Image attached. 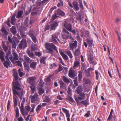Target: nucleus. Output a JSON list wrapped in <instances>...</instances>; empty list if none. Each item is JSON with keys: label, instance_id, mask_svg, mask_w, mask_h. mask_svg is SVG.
<instances>
[{"label": "nucleus", "instance_id": "nucleus-1", "mask_svg": "<svg viewBox=\"0 0 121 121\" xmlns=\"http://www.w3.org/2000/svg\"><path fill=\"white\" fill-rule=\"evenodd\" d=\"M16 84H15L13 86L14 88H12L13 96L17 97L16 96L17 95L20 97V98L22 100L23 93L20 88L21 86L19 84H17V85Z\"/></svg>", "mask_w": 121, "mask_h": 121}, {"label": "nucleus", "instance_id": "nucleus-2", "mask_svg": "<svg viewBox=\"0 0 121 121\" xmlns=\"http://www.w3.org/2000/svg\"><path fill=\"white\" fill-rule=\"evenodd\" d=\"M45 48L48 51V53L51 54L53 53V50L51 48L55 50L57 53H58L56 47L53 43H46L45 44Z\"/></svg>", "mask_w": 121, "mask_h": 121}, {"label": "nucleus", "instance_id": "nucleus-3", "mask_svg": "<svg viewBox=\"0 0 121 121\" xmlns=\"http://www.w3.org/2000/svg\"><path fill=\"white\" fill-rule=\"evenodd\" d=\"M59 34L56 33L53 34L52 35V38L49 39V42H53L55 44L57 43V40L59 42H61L58 38Z\"/></svg>", "mask_w": 121, "mask_h": 121}, {"label": "nucleus", "instance_id": "nucleus-4", "mask_svg": "<svg viewBox=\"0 0 121 121\" xmlns=\"http://www.w3.org/2000/svg\"><path fill=\"white\" fill-rule=\"evenodd\" d=\"M68 4L70 7L74 8V10L76 11H78L79 9L78 4L75 1L73 2L72 4L70 2H68Z\"/></svg>", "mask_w": 121, "mask_h": 121}, {"label": "nucleus", "instance_id": "nucleus-5", "mask_svg": "<svg viewBox=\"0 0 121 121\" xmlns=\"http://www.w3.org/2000/svg\"><path fill=\"white\" fill-rule=\"evenodd\" d=\"M27 46L26 40L25 39H22L19 44L18 47L20 50H22L23 48H25Z\"/></svg>", "mask_w": 121, "mask_h": 121}, {"label": "nucleus", "instance_id": "nucleus-6", "mask_svg": "<svg viewBox=\"0 0 121 121\" xmlns=\"http://www.w3.org/2000/svg\"><path fill=\"white\" fill-rule=\"evenodd\" d=\"M38 96V95L36 93H35L33 95H30V97L31 99V102L32 103H36L38 101L39 99Z\"/></svg>", "mask_w": 121, "mask_h": 121}, {"label": "nucleus", "instance_id": "nucleus-7", "mask_svg": "<svg viewBox=\"0 0 121 121\" xmlns=\"http://www.w3.org/2000/svg\"><path fill=\"white\" fill-rule=\"evenodd\" d=\"M12 54L13 55V57L11 56L9 57V59L13 63L15 60H18V55L16 52H13Z\"/></svg>", "mask_w": 121, "mask_h": 121}, {"label": "nucleus", "instance_id": "nucleus-8", "mask_svg": "<svg viewBox=\"0 0 121 121\" xmlns=\"http://www.w3.org/2000/svg\"><path fill=\"white\" fill-rule=\"evenodd\" d=\"M36 80L35 77H32L29 78L27 80V82L32 85H34V83Z\"/></svg>", "mask_w": 121, "mask_h": 121}, {"label": "nucleus", "instance_id": "nucleus-9", "mask_svg": "<svg viewBox=\"0 0 121 121\" xmlns=\"http://www.w3.org/2000/svg\"><path fill=\"white\" fill-rule=\"evenodd\" d=\"M13 75L14 77V79L12 83L13 86H14L15 84H19L17 81L18 79V76L17 73L16 72H14Z\"/></svg>", "mask_w": 121, "mask_h": 121}, {"label": "nucleus", "instance_id": "nucleus-10", "mask_svg": "<svg viewBox=\"0 0 121 121\" xmlns=\"http://www.w3.org/2000/svg\"><path fill=\"white\" fill-rule=\"evenodd\" d=\"M76 91L77 93L81 97H85V94L82 92V90L81 86L78 87L76 89Z\"/></svg>", "mask_w": 121, "mask_h": 121}, {"label": "nucleus", "instance_id": "nucleus-11", "mask_svg": "<svg viewBox=\"0 0 121 121\" xmlns=\"http://www.w3.org/2000/svg\"><path fill=\"white\" fill-rule=\"evenodd\" d=\"M64 26L66 30L69 31H71V29H72V25L71 24L65 22L64 24Z\"/></svg>", "mask_w": 121, "mask_h": 121}, {"label": "nucleus", "instance_id": "nucleus-12", "mask_svg": "<svg viewBox=\"0 0 121 121\" xmlns=\"http://www.w3.org/2000/svg\"><path fill=\"white\" fill-rule=\"evenodd\" d=\"M76 73L73 70L70 69L69 71V76L71 78H73L77 75Z\"/></svg>", "mask_w": 121, "mask_h": 121}, {"label": "nucleus", "instance_id": "nucleus-13", "mask_svg": "<svg viewBox=\"0 0 121 121\" xmlns=\"http://www.w3.org/2000/svg\"><path fill=\"white\" fill-rule=\"evenodd\" d=\"M77 43L76 40L74 41V42L71 43H70V49L73 51L74 48H76L77 47Z\"/></svg>", "mask_w": 121, "mask_h": 121}, {"label": "nucleus", "instance_id": "nucleus-14", "mask_svg": "<svg viewBox=\"0 0 121 121\" xmlns=\"http://www.w3.org/2000/svg\"><path fill=\"white\" fill-rule=\"evenodd\" d=\"M58 25V23L56 21H55L53 23L50 25V30H55L56 28Z\"/></svg>", "mask_w": 121, "mask_h": 121}, {"label": "nucleus", "instance_id": "nucleus-15", "mask_svg": "<svg viewBox=\"0 0 121 121\" xmlns=\"http://www.w3.org/2000/svg\"><path fill=\"white\" fill-rule=\"evenodd\" d=\"M32 107L31 110H30L31 109L29 105L26 106L25 107V109L26 110L27 112L30 111L31 112H34V110L35 108V105L34 104L31 105Z\"/></svg>", "mask_w": 121, "mask_h": 121}, {"label": "nucleus", "instance_id": "nucleus-16", "mask_svg": "<svg viewBox=\"0 0 121 121\" xmlns=\"http://www.w3.org/2000/svg\"><path fill=\"white\" fill-rule=\"evenodd\" d=\"M16 16V14H14L12 16L11 19L10 23L11 24L14 25H15V24L14 22L16 20V19L15 18Z\"/></svg>", "mask_w": 121, "mask_h": 121}, {"label": "nucleus", "instance_id": "nucleus-17", "mask_svg": "<svg viewBox=\"0 0 121 121\" xmlns=\"http://www.w3.org/2000/svg\"><path fill=\"white\" fill-rule=\"evenodd\" d=\"M4 53L2 51V49L0 51V59L1 61H4L5 60V58L4 56Z\"/></svg>", "mask_w": 121, "mask_h": 121}, {"label": "nucleus", "instance_id": "nucleus-18", "mask_svg": "<svg viewBox=\"0 0 121 121\" xmlns=\"http://www.w3.org/2000/svg\"><path fill=\"white\" fill-rule=\"evenodd\" d=\"M37 64V62H34L30 64V66L31 68L35 70L36 69Z\"/></svg>", "mask_w": 121, "mask_h": 121}, {"label": "nucleus", "instance_id": "nucleus-19", "mask_svg": "<svg viewBox=\"0 0 121 121\" xmlns=\"http://www.w3.org/2000/svg\"><path fill=\"white\" fill-rule=\"evenodd\" d=\"M24 60L25 61V62H27V63H28L29 62H31L32 61V60H31L26 55H24Z\"/></svg>", "mask_w": 121, "mask_h": 121}, {"label": "nucleus", "instance_id": "nucleus-20", "mask_svg": "<svg viewBox=\"0 0 121 121\" xmlns=\"http://www.w3.org/2000/svg\"><path fill=\"white\" fill-rule=\"evenodd\" d=\"M86 40L87 42L88 43L89 46L90 47H92L93 45V40L91 38H87L86 39Z\"/></svg>", "mask_w": 121, "mask_h": 121}, {"label": "nucleus", "instance_id": "nucleus-21", "mask_svg": "<svg viewBox=\"0 0 121 121\" xmlns=\"http://www.w3.org/2000/svg\"><path fill=\"white\" fill-rule=\"evenodd\" d=\"M42 98L43 99V102H48L50 101V99L49 98L48 96H45V95H43Z\"/></svg>", "mask_w": 121, "mask_h": 121}, {"label": "nucleus", "instance_id": "nucleus-22", "mask_svg": "<svg viewBox=\"0 0 121 121\" xmlns=\"http://www.w3.org/2000/svg\"><path fill=\"white\" fill-rule=\"evenodd\" d=\"M73 54L75 56H78L80 54V51L78 48L76 49L73 52Z\"/></svg>", "mask_w": 121, "mask_h": 121}, {"label": "nucleus", "instance_id": "nucleus-23", "mask_svg": "<svg viewBox=\"0 0 121 121\" xmlns=\"http://www.w3.org/2000/svg\"><path fill=\"white\" fill-rule=\"evenodd\" d=\"M10 31L11 32L15 35L17 31L16 28L14 26H12V27L10 29Z\"/></svg>", "mask_w": 121, "mask_h": 121}, {"label": "nucleus", "instance_id": "nucleus-24", "mask_svg": "<svg viewBox=\"0 0 121 121\" xmlns=\"http://www.w3.org/2000/svg\"><path fill=\"white\" fill-rule=\"evenodd\" d=\"M23 13V11L22 10H20L18 11L17 13V15L16 17V18H21Z\"/></svg>", "mask_w": 121, "mask_h": 121}, {"label": "nucleus", "instance_id": "nucleus-25", "mask_svg": "<svg viewBox=\"0 0 121 121\" xmlns=\"http://www.w3.org/2000/svg\"><path fill=\"white\" fill-rule=\"evenodd\" d=\"M26 52L29 56L30 57L32 58L34 56V55L33 53L32 52H31L29 50H28Z\"/></svg>", "mask_w": 121, "mask_h": 121}, {"label": "nucleus", "instance_id": "nucleus-26", "mask_svg": "<svg viewBox=\"0 0 121 121\" xmlns=\"http://www.w3.org/2000/svg\"><path fill=\"white\" fill-rule=\"evenodd\" d=\"M63 111L65 112L66 114V116L67 117H69L70 116V115L69 112L66 109L62 108V109Z\"/></svg>", "mask_w": 121, "mask_h": 121}, {"label": "nucleus", "instance_id": "nucleus-27", "mask_svg": "<svg viewBox=\"0 0 121 121\" xmlns=\"http://www.w3.org/2000/svg\"><path fill=\"white\" fill-rule=\"evenodd\" d=\"M56 14L57 15H59L63 16L65 15L64 13L60 9H58L57 11Z\"/></svg>", "mask_w": 121, "mask_h": 121}, {"label": "nucleus", "instance_id": "nucleus-28", "mask_svg": "<svg viewBox=\"0 0 121 121\" xmlns=\"http://www.w3.org/2000/svg\"><path fill=\"white\" fill-rule=\"evenodd\" d=\"M11 53V52L9 50L7 53H6V56H5V59L8 61H9L10 62L9 58V56H10Z\"/></svg>", "mask_w": 121, "mask_h": 121}, {"label": "nucleus", "instance_id": "nucleus-29", "mask_svg": "<svg viewBox=\"0 0 121 121\" xmlns=\"http://www.w3.org/2000/svg\"><path fill=\"white\" fill-rule=\"evenodd\" d=\"M60 54L64 59L66 60H67L68 59V58L67 56L64 54L63 52H60Z\"/></svg>", "mask_w": 121, "mask_h": 121}, {"label": "nucleus", "instance_id": "nucleus-30", "mask_svg": "<svg viewBox=\"0 0 121 121\" xmlns=\"http://www.w3.org/2000/svg\"><path fill=\"white\" fill-rule=\"evenodd\" d=\"M78 73H79L78 75V80L79 82H80L81 81L82 78V72L80 71H79Z\"/></svg>", "mask_w": 121, "mask_h": 121}, {"label": "nucleus", "instance_id": "nucleus-31", "mask_svg": "<svg viewBox=\"0 0 121 121\" xmlns=\"http://www.w3.org/2000/svg\"><path fill=\"white\" fill-rule=\"evenodd\" d=\"M62 79L64 82L66 83H69L70 82V80L65 76L63 77Z\"/></svg>", "mask_w": 121, "mask_h": 121}, {"label": "nucleus", "instance_id": "nucleus-32", "mask_svg": "<svg viewBox=\"0 0 121 121\" xmlns=\"http://www.w3.org/2000/svg\"><path fill=\"white\" fill-rule=\"evenodd\" d=\"M30 88L31 89V94H33V93H34L35 90V86H30Z\"/></svg>", "mask_w": 121, "mask_h": 121}, {"label": "nucleus", "instance_id": "nucleus-33", "mask_svg": "<svg viewBox=\"0 0 121 121\" xmlns=\"http://www.w3.org/2000/svg\"><path fill=\"white\" fill-rule=\"evenodd\" d=\"M59 82L60 85V88H63L66 87V85L64 84L62 81L60 80Z\"/></svg>", "mask_w": 121, "mask_h": 121}, {"label": "nucleus", "instance_id": "nucleus-34", "mask_svg": "<svg viewBox=\"0 0 121 121\" xmlns=\"http://www.w3.org/2000/svg\"><path fill=\"white\" fill-rule=\"evenodd\" d=\"M14 101V105L16 106L17 105V99L18 98L17 97L13 96Z\"/></svg>", "mask_w": 121, "mask_h": 121}, {"label": "nucleus", "instance_id": "nucleus-35", "mask_svg": "<svg viewBox=\"0 0 121 121\" xmlns=\"http://www.w3.org/2000/svg\"><path fill=\"white\" fill-rule=\"evenodd\" d=\"M66 53L70 58L72 59L73 58V56L70 51L68 50L66 52Z\"/></svg>", "mask_w": 121, "mask_h": 121}, {"label": "nucleus", "instance_id": "nucleus-36", "mask_svg": "<svg viewBox=\"0 0 121 121\" xmlns=\"http://www.w3.org/2000/svg\"><path fill=\"white\" fill-rule=\"evenodd\" d=\"M46 58L45 57H43L40 58V61L41 63H42L43 64H45V60Z\"/></svg>", "mask_w": 121, "mask_h": 121}, {"label": "nucleus", "instance_id": "nucleus-37", "mask_svg": "<svg viewBox=\"0 0 121 121\" xmlns=\"http://www.w3.org/2000/svg\"><path fill=\"white\" fill-rule=\"evenodd\" d=\"M69 34H64L62 35V36L63 39H68L69 38Z\"/></svg>", "mask_w": 121, "mask_h": 121}, {"label": "nucleus", "instance_id": "nucleus-38", "mask_svg": "<svg viewBox=\"0 0 121 121\" xmlns=\"http://www.w3.org/2000/svg\"><path fill=\"white\" fill-rule=\"evenodd\" d=\"M3 65L5 67L7 68H8V66L10 65V64L9 62L5 61L4 62Z\"/></svg>", "mask_w": 121, "mask_h": 121}, {"label": "nucleus", "instance_id": "nucleus-39", "mask_svg": "<svg viewBox=\"0 0 121 121\" xmlns=\"http://www.w3.org/2000/svg\"><path fill=\"white\" fill-rule=\"evenodd\" d=\"M23 65L25 67V68L27 70L29 69V67L28 65V64L26 63V62H25L23 63Z\"/></svg>", "mask_w": 121, "mask_h": 121}, {"label": "nucleus", "instance_id": "nucleus-40", "mask_svg": "<svg viewBox=\"0 0 121 121\" xmlns=\"http://www.w3.org/2000/svg\"><path fill=\"white\" fill-rule=\"evenodd\" d=\"M1 31L2 32H3L5 35H6L8 34V32L5 30L4 27L2 28Z\"/></svg>", "mask_w": 121, "mask_h": 121}, {"label": "nucleus", "instance_id": "nucleus-41", "mask_svg": "<svg viewBox=\"0 0 121 121\" xmlns=\"http://www.w3.org/2000/svg\"><path fill=\"white\" fill-rule=\"evenodd\" d=\"M2 47L5 52H6L8 50V48L4 44H3Z\"/></svg>", "mask_w": 121, "mask_h": 121}, {"label": "nucleus", "instance_id": "nucleus-42", "mask_svg": "<svg viewBox=\"0 0 121 121\" xmlns=\"http://www.w3.org/2000/svg\"><path fill=\"white\" fill-rule=\"evenodd\" d=\"M44 92V90L42 88L39 89L38 93L39 95H41Z\"/></svg>", "mask_w": 121, "mask_h": 121}, {"label": "nucleus", "instance_id": "nucleus-43", "mask_svg": "<svg viewBox=\"0 0 121 121\" xmlns=\"http://www.w3.org/2000/svg\"><path fill=\"white\" fill-rule=\"evenodd\" d=\"M34 32L33 30H30L28 33V34L30 37L34 35Z\"/></svg>", "mask_w": 121, "mask_h": 121}, {"label": "nucleus", "instance_id": "nucleus-44", "mask_svg": "<svg viewBox=\"0 0 121 121\" xmlns=\"http://www.w3.org/2000/svg\"><path fill=\"white\" fill-rule=\"evenodd\" d=\"M31 38L33 41L35 43H36L37 42V39L36 38L34 35L30 37Z\"/></svg>", "mask_w": 121, "mask_h": 121}, {"label": "nucleus", "instance_id": "nucleus-45", "mask_svg": "<svg viewBox=\"0 0 121 121\" xmlns=\"http://www.w3.org/2000/svg\"><path fill=\"white\" fill-rule=\"evenodd\" d=\"M80 63L78 62H75L74 64V67H77L79 66Z\"/></svg>", "mask_w": 121, "mask_h": 121}, {"label": "nucleus", "instance_id": "nucleus-46", "mask_svg": "<svg viewBox=\"0 0 121 121\" xmlns=\"http://www.w3.org/2000/svg\"><path fill=\"white\" fill-rule=\"evenodd\" d=\"M41 106L40 105H39L37 107L36 109V111L38 112L41 109Z\"/></svg>", "mask_w": 121, "mask_h": 121}, {"label": "nucleus", "instance_id": "nucleus-47", "mask_svg": "<svg viewBox=\"0 0 121 121\" xmlns=\"http://www.w3.org/2000/svg\"><path fill=\"white\" fill-rule=\"evenodd\" d=\"M23 104H21L20 108L21 112L22 113H23V111L24 110V107L23 106Z\"/></svg>", "mask_w": 121, "mask_h": 121}, {"label": "nucleus", "instance_id": "nucleus-48", "mask_svg": "<svg viewBox=\"0 0 121 121\" xmlns=\"http://www.w3.org/2000/svg\"><path fill=\"white\" fill-rule=\"evenodd\" d=\"M65 28L63 29L62 30V32L64 33V34H69V32Z\"/></svg>", "mask_w": 121, "mask_h": 121}, {"label": "nucleus", "instance_id": "nucleus-49", "mask_svg": "<svg viewBox=\"0 0 121 121\" xmlns=\"http://www.w3.org/2000/svg\"><path fill=\"white\" fill-rule=\"evenodd\" d=\"M20 35L21 37L22 38H25L26 37V36L25 35L24 33H23L22 32H20Z\"/></svg>", "mask_w": 121, "mask_h": 121}, {"label": "nucleus", "instance_id": "nucleus-50", "mask_svg": "<svg viewBox=\"0 0 121 121\" xmlns=\"http://www.w3.org/2000/svg\"><path fill=\"white\" fill-rule=\"evenodd\" d=\"M82 104L85 105L86 106L88 105L87 102L86 100H82L81 102Z\"/></svg>", "mask_w": 121, "mask_h": 121}, {"label": "nucleus", "instance_id": "nucleus-51", "mask_svg": "<svg viewBox=\"0 0 121 121\" xmlns=\"http://www.w3.org/2000/svg\"><path fill=\"white\" fill-rule=\"evenodd\" d=\"M79 1V6L81 8L83 9V7L82 4L81 0H80Z\"/></svg>", "mask_w": 121, "mask_h": 121}, {"label": "nucleus", "instance_id": "nucleus-52", "mask_svg": "<svg viewBox=\"0 0 121 121\" xmlns=\"http://www.w3.org/2000/svg\"><path fill=\"white\" fill-rule=\"evenodd\" d=\"M52 75H50V76H49L48 77L46 80V81L47 82H49L50 81V78L51 77H52Z\"/></svg>", "mask_w": 121, "mask_h": 121}, {"label": "nucleus", "instance_id": "nucleus-53", "mask_svg": "<svg viewBox=\"0 0 121 121\" xmlns=\"http://www.w3.org/2000/svg\"><path fill=\"white\" fill-rule=\"evenodd\" d=\"M50 0H43L42 1L40 2L39 3L40 4L48 2Z\"/></svg>", "mask_w": 121, "mask_h": 121}, {"label": "nucleus", "instance_id": "nucleus-54", "mask_svg": "<svg viewBox=\"0 0 121 121\" xmlns=\"http://www.w3.org/2000/svg\"><path fill=\"white\" fill-rule=\"evenodd\" d=\"M66 99L69 101L70 102H72L73 101V100L72 98L69 96Z\"/></svg>", "mask_w": 121, "mask_h": 121}, {"label": "nucleus", "instance_id": "nucleus-55", "mask_svg": "<svg viewBox=\"0 0 121 121\" xmlns=\"http://www.w3.org/2000/svg\"><path fill=\"white\" fill-rule=\"evenodd\" d=\"M10 101L9 100L8 101V103L7 105V110H9L10 108Z\"/></svg>", "mask_w": 121, "mask_h": 121}, {"label": "nucleus", "instance_id": "nucleus-56", "mask_svg": "<svg viewBox=\"0 0 121 121\" xmlns=\"http://www.w3.org/2000/svg\"><path fill=\"white\" fill-rule=\"evenodd\" d=\"M50 28V26L49 25H47L45 26L44 29V31H46L47 30H48Z\"/></svg>", "mask_w": 121, "mask_h": 121}, {"label": "nucleus", "instance_id": "nucleus-57", "mask_svg": "<svg viewBox=\"0 0 121 121\" xmlns=\"http://www.w3.org/2000/svg\"><path fill=\"white\" fill-rule=\"evenodd\" d=\"M16 63H17V65L21 67L22 66V64L21 63V62L20 61H16Z\"/></svg>", "mask_w": 121, "mask_h": 121}, {"label": "nucleus", "instance_id": "nucleus-58", "mask_svg": "<svg viewBox=\"0 0 121 121\" xmlns=\"http://www.w3.org/2000/svg\"><path fill=\"white\" fill-rule=\"evenodd\" d=\"M35 55L39 57L41 55V53L39 52H36L35 53Z\"/></svg>", "mask_w": 121, "mask_h": 121}, {"label": "nucleus", "instance_id": "nucleus-59", "mask_svg": "<svg viewBox=\"0 0 121 121\" xmlns=\"http://www.w3.org/2000/svg\"><path fill=\"white\" fill-rule=\"evenodd\" d=\"M63 69V68L62 67H61V66L60 65L59 66V68L58 69V72H59L62 71Z\"/></svg>", "mask_w": 121, "mask_h": 121}, {"label": "nucleus", "instance_id": "nucleus-60", "mask_svg": "<svg viewBox=\"0 0 121 121\" xmlns=\"http://www.w3.org/2000/svg\"><path fill=\"white\" fill-rule=\"evenodd\" d=\"M56 9V6H55L53 7H52L50 9L49 11V12L51 13L52 11L54 9Z\"/></svg>", "mask_w": 121, "mask_h": 121}, {"label": "nucleus", "instance_id": "nucleus-61", "mask_svg": "<svg viewBox=\"0 0 121 121\" xmlns=\"http://www.w3.org/2000/svg\"><path fill=\"white\" fill-rule=\"evenodd\" d=\"M76 19L77 20L79 21L80 22L81 19V15H79V16Z\"/></svg>", "mask_w": 121, "mask_h": 121}, {"label": "nucleus", "instance_id": "nucleus-62", "mask_svg": "<svg viewBox=\"0 0 121 121\" xmlns=\"http://www.w3.org/2000/svg\"><path fill=\"white\" fill-rule=\"evenodd\" d=\"M17 44L15 43L14 42L13 44L12 47L13 48L16 49V48Z\"/></svg>", "mask_w": 121, "mask_h": 121}, {"label": "nucleus", "instance_id": "nucleus-63", "mask_svg": "<svg viewBox=\"0 0 121 121\" xmlns=\"http://www.w3.org/2000/svg\"><path fill=\"white\" fill-rule=\"evenodd\" d=\"M35 22L34 20L33 19H31L30 20L29 23L30 24H31Z\"/></svg>", "mask_w": 121, "mask_h": 121}, {"label": "nucleus", "instance_id": "nucleus-64", "mask_svg": "<svg viewBox=\"0 0 121 121\" xmlns=\"http://www.w3.org/2000/svg\"><path fill=\"white\" fill-rule=\"evenodd\" d=\"M57 16L56 15H53L52 17V20H55L57 17Z\"/></svg>", "mask_w": 121, "mask_h": 121}]
</instances>
